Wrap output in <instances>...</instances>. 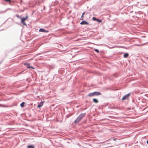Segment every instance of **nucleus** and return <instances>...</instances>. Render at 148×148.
Masks as SVG:
<instances>
[{
    "label": "nucleus",
    "instance_id": "nucleus-1",
    "mask_svg": "<svg viewBox=\"0 0 148 148\" xmlns=\"http://www.w3.org/2000/svg\"><path fill=\"white\" fill-rule=\"evenodd\" d=\"M85 115V114H81L75 121V123L79 122V121Z\"/></svg>",
    "mask_w": 148,
    "mask_h": 148
},
{
    "label": "nucleus",
    "instance_id": "nucleus-2",
    "mask_svg": "<svg viewBox=\"0 0 148 148\" xmlns=\"http://www.w3.org/2000/svg\"><path fill=\"white\" fill-rule=\"evenodd\" d=\"M28 18V16H27L25 18H21V22L24 25H26V24L24 22V21L26 20Z\"/></svg>",
    "mask_w": 148,
    "mask_h": 148
},
{
    "label": "nucleus",
    "instance_id": "nucleus-3",
    "mask_svg": "<svg viewBox=\"0 0 148 148\" xmlns=\"http://www.w3.org/2000/svg\"><path fill=\"white\" fill-rule=\"evenodd\" d=\"M130 94H128L126 95H125L122 98V100H125L127 99L128 97L130 96Z\"/></svg>",
    "mask_w": 148,
    "mask_h": 148
},
{
    "label": "nucleus",
    "instance_id": "nucleus-4",
    "mask_svg": "<svg viewBox=\"0 0 148 148\" xmlns=\"http://www.w3.org/2000/svg\"><path fill=\"white\" fill-rule=\"evenodd\" d=\"M81 25H88V23L85 21H82L81 23Z\"/></svg>",
    "mask_w": 148,
    "mask_h": 148
},
{
    "label": "nucleus",
    "instance_id": "nucleus-5",
    "mask_svg": "<svg viewBox=\"0 0 148 148\" xmlns=\"http://www.w3.org/2000/svg\"><path fill=\"white\" fill-rule=\"evenodd\" d=\"M39 31L40 32H48V31L46 30H45L44 29H42V28L40 29L39 30Z\"/></svg>",
    "mask_w": 148,
    "mask_h": 148
},
{
    "label": "nucleus",
    "instance_id": "nucleus-6",
    "mask_svg": "<svg viewBox=\"0 0 148 148\" xmlns=\"http://www.w3.org/2000/svg\"><path fill=\"white\" fill-rule=\"evenodd\" d=\"M94 92V96H98V95H101V93H100V92Z\"/></svg>",
    "mask_w": 148,
    "mask_h": 148
},
{
    "label": "nucleus",
    "instance_id": "nucleus-7",
    "mask_svg": "<svg viewBox=\"0 0 148 148\" xmlns=\"http://www.w3.org/2000/svg\"><path fill=\"white\" fill-rule=\"evenodd\" d=\"M43 105V103L41 102L38 105L37 107L40 108L42 107Z\"/></svg>",
    "mask_w": 148,
    "mask_h": 148
},
{
    "label": "nucleus",
    "instance_id": "nucleus-8",
    "mask_svg": "<svg viewBox=\"0 0 148 148\" xmlns=\"http://www.w3.org/2000/svg\"><path fill=\"white\" fill-rule=\"evenodd\" d=\"M24 64L25 65H27V68H32V69H34V68L32 67H30V66H29V63H25Z\"/></svg>",
    "mask_w": 148,
    "mask_h": 148
},
{
    "label": "nucleus",
    "instance_id": "nucleus-9",
    "mask_svg": "<svg viewBox=\"0 0 148 148\" xmlns=\"http://www.w3.org/2000/svg\"><path fill=\"white\" fill-rule=\"evenodd\" d=\"M94 92L90 93L88 94V96L90 97L94 96Z\"/></svg>",
    "mask_w": 148,
    "mask_h": 148
},
{
    "label": "nucleus",
    "instance_id": "nucleus-10",
    "mask_svg": "<svg viewBox=\"0 0 148 148\" xmlns=\"http://www.w3.org/2000/svg\"><path fill=\"white\" fill-rule=\"evenodd\" d=\"M129 56V54L127 53H125L123 55L124 57L125 58H127Z\"/></svg>",
    "mask_w": 148,
    "mask_h": 148
},
{
    "label": "nucleus",
    "instance_id": "nucleus-11",
    "mask_svg": "<svg viewBox=\"0 0 148 148\" xmlns=\"http://www.w3.org/2000/svg\"><path fill=\"white\" fill-rule=\"evenodd\" d=\"M85 12H84L83 13V14H82V15L81 17V18H80V20H83L84 15V14H85Z\"/></svg>",
    "mask_w": 148,
    "mask_h": 148
},
{
    "label": "nucleus",
    "instance_id": "nucleus-12",
    "mask_svg": "<svg viewBox=\"0 0 148 148\" xmlns=\"http://www.w3.org/2000/svg\"><path fill=\"white\" fill-rule=\"evenodd\" d=\"M27 148H34V147L33 145L27 146Z\"/></svg>",
    "mask_w": 148,
    "mask_h": 148
},
{
    "label": "nucleus",
    "instance_id": "nucleus-13",
    "mask_svg": "<svg viewBox=\"0 0 148 148\" xmlns=\"http://www.w3.org/2000/svg\"><path fill=\"white\" fill-rule=\"evenodd\" d=\"M93 101L94 103H97L98 102V100L95 99H93Z\"/></svg>",
    "mask_w": 148,
    "mask_h": 148
},
{
    "label": "nucleus",
    "instance_id": "nucleus-14",
    "mask_svg": "<svg viewBox=\"0 0 148 148\" xmlns=\"http://www.w3.org/2000/svg\"><path fill=\"white\" fill-rule=\"evenodd\" d=\"M25 103L24 102H23L20 105L22 107H23L24 106Z\"/></svg>",
    "mask_w": 148,
    "mask_h": 148
},
{
    "label": "nucleus",
    "instance_id": "nucleus-15",
    "mask_svg": "<svg viewBox=\"0 0 148 148\" xmlns=\"http://www.w3.org/2000/svg\"><path fill=\"white\" fill-rule=\"evenodd\" d=\"M96 21L99 23H101L102 22L101 21V20L98 19H97Z\"/></svg>",
    "mask_w": 148,
    "mask_h": 148
},
{
    "label": "nucleus",
    "instance_id": "nucleus-16",
    "mask_svg": "<svg viewBox=\"0 0 148 148\" xmlns=\"http://www.w3.org/2000/svg\"><path fill=\"white\" fill-rule=\"evenodd\" d=\"M97 18L95 17H93L92 18V19L93 20L96 21L97 20Z\"/></svg>",
    "mask_w": 148,
    "mask_h": 148
},
{
    "label": "nucleus",
    "instance_id": "nucleus-17",
    "mask_svg": "<svg viewBox=\"0 0 148 148\" xmlns=\"http://www.w3.org/2000/svg\"><path fill=\"white\" fill-rule=\"evenodd\" d=\"M95 51L97 52V53H99V50L97 49H95Z\"/></svg>",
    "mask_w": 148,
    "mask_h": 148
},
{
    "label": "nucleus",
    "instance_id": "nucleus-18",
    "mask_svg": "<svg viewBox=\"0 0 148 148\" xmlns=\"http://www.w3.org/2000/svg\"><path fill=\"white\" fill-rule=\"evenodd\" d=\"M117 139L116 138H113V140H114L116 141V140Z\"/></svg>",
    "mask_w": 148,
    "mask_h": 148
},
{
    "label": "nucleus",
    "instance_id": "nucleus-19",
    "mask_svg": "<svg viewBox=\"0 0 148 148\" xmlns=\"http://www.w3.org/2000/svg\"><path fill=\"white\" fill-rule=\"evenodd\" d=\"M5 1H9L10 2H11V1H10V0H5Z\"/></svg>",
    "mask_w": 148,
    "mask_h": 148
},
{
    "label": "nucleus",
    "instance_id": "nucleus-20",
    "mask_svg": "<svg viewBox=\"0 0 148 148\" xmlns=\"http://www.w3.org/2000/svg\"><path fill=\"white\" fill-rule=\"evenodd\" d=\"M16 16L17 17H19V15H16Z\"/></svg>",
    "mask_w": 148,
    "mask_h": 148
},
{
    "label": "nucleus",
    "instance_id": "nucleus-21",
    "mask_svg": "<svg viewBox=\"0 0 148 148\" xmlns=\"http://www.w3.org/2000/svg\"><path fill=\"white\" fill-rule=\"evenodd\" d=\"M147 144H148V140L147 141Z\"/></svg>",
    "mask_w": 148,
    "mask_h": 148
},
{
    "label": "nucleus",
    "instance_id": "nucleus-22",
    "mask_svg": "<svg viewBox=\"0 0 148 148\" xmlns=\"http://www.w3.org/2000/svg\"><path fill=\"white\" fill-rule=\"evenodd\" d=\"M147 58L148 59V57H147Z\"/></svg>",
    "mask_w": 148,
    "mask_h": 148
}]
</instances>
